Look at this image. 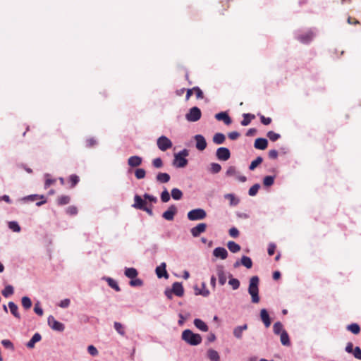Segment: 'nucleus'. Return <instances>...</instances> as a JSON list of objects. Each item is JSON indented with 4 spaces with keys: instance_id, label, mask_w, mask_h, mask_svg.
<instances>
[{
    "instance_id": "obj_41",
    "label": "nucleus",
    "mask_w": 361,
    "mask_h": 361,
    "mask_svg": "<svg viewBox=\"0 0 361 361\" xmlns=\"http://www.w3.org/2000/svg\"><path fill=\"white\" fill-rule=\"evenodd\" d=\"M22 306L25 309L28 310L32 307V301L30 298L24 296L21 300Z\"/></svg>"
},
{
    "instance_id": "obj_62",
    "label": "nucleus",
    "mask_w": 361,
    "mask_h": 361,
    "mask_svg": "<svg viewBox=\"0 0 361 361\" xmlns=\"http://www.w3.org/2000/svg\"><path fill=\"white\" fill-rule=\"evenodd\" d=\"M87 351L92 356H96L98 355L97 349L92 345L88 346Z\"/></svg>"
},
{
    "instance_id": "obj_53",
    "label": "nucleus",
    "mask_w": 361,
    "mask_h": 361,
    "mask_svg": "<svg viewBox=\"0 0 361 361\" xmlns=\"http://www.w3.org/2000/svg\"><path fill=\"white\" fill-rule=\"evenodd\" d=\"M260 188V185L259 184H255L253 185L249 190V195L250 196H255L258 192V190Z\"/></svg>"
},
{
    "instance_id": "obj_11",
    "label": "nucleus",
    "mask_w": 361,
    "mask_h": 361,
    "mask_svg": "<svg viewBox=\"0 0 361 361\" xmlns=\"http://www.w3.org/2000/svg\"><path fill=\"white\" fill-rule=\"evenodd\" d=\"M177 212V209L175 205H171L168 209L164 212L162 214L164 219L168 221H172L174 219V216Z\"/></svg>"
},
{
    "instance_id": "obj_10",
    "label": "nucleus",
    "mask_w": 361,
    "mask_h": 361,
    "mask_svg": "<svg viewBox=\"0 0 361 361\" xmlns=\"http://www.w3.org/2000/svg\"><path fill=\"white\" fill-rule=\"evenodd\" d=\"M207 224L204 223L198 224L196 226L190 229V233L193 237H198L201 233L205 232Z\"/></svg>"
},
{
    "instance_id": "obj_61",
    "label": "nucleus",
    "mask_w": 361,
    "mask_h": 361,
    "mask_svg": "<svg viewBox=\"0 0 361 361\" xmlns=\"http://www.w3.org/2000/svg\"><path fill=\"white\" fill-rule=\"evenodd\" d=\"M131 286H141L142 285V281L140 279H133L130 281Z\"/></svg>"
},
{
    "instance_id": "obj_6",
    "label": "nucleus",
    "mask_w": 361,
    "mask_h": 361,
    "mask_svg": "<svg viewBox=\"0 0 361 361\" xmlns=\"http://www.w3.org/2000/svg\"><path fill=\"white\" fill-rule=\"evenodd\" d=\"M201 111L198 107L194 106L191 108L189 112L185 115V118L188 121L195 122L201 118Z\"/></svg>"
},
{
    "instance_id": "obj_60",
    "label": "nucleus",
    "mask_w": 361,
    "mask_h": 361,
    "mask_svg": "<svg viewBox=\"0 0 361 361\" xmlns=\"http://www.w3.org/2000/svg\"><path fill=\"white\" fill-rule=\"evenodd\" d=\"M354 357L358 360H361V349L360 347H355L352 353Z\"/></svg>"
},
{
    "instance_id": "obj_23",
    "label": "nucleus",
    "mask_w": 361,
    "mask_h": 361,
    "mask_svg": "<svg viewBox=\"0 0 361 361\" xmlns=\"http://www.w3.org/2000/svg\"><path fill=\"white\" fill-rule=\"evenodd\" d=\"M247 329V325L244 324L243 326H238L235 327L233 330V335L237 338H241L243 336V331L246 330Z\"/></svg>"
},
{
    "instance_id": "obj_29",
    "label": "nucleus",
    "mask_w": 361,
    "mask_h": 361,
    "mask_svg": "<svg viewBox=\"0 0 361 361\" xmlns=\"http://www.w3.org/2000/svg\"><path fill=\"white\" fill-rule=\"evenodd\" d=\"M71 201V197L68 195H61L58 197L56 202L59 206L68 204Z\"/></svg>"
},
{
    "instance_id": "obj_55",
    "label": "nucleus",
    "mask_w": 361,
    "mask_h": 361,
    "mask_svg": "<svg viewBox=\"0 0 361 361\" xmlns=\"http://www.w3.org/2000/svg\"><path fill=\"white\" fill-rule=\"evenodd\" d=\"M66 213L69 215H76L78 214V208L75 206H69L66 209Z\"/></svg>"
},
{
    "instance_id": "obj_58",
    "label": "nucleus",
    "mask_w": 361,
    "mask_h": 361,
    "mask_svg": "<svg viewBox=\"0 0 361 361\" xmlns=\"http://www.w3.org/2000/svg\"><path fill=\"white\" fill-rule=\"evenodd\" d=\"M152 164L157 169H159L163 166V162L161 158L154 159L152 161Z\"/></svg>"
},
{
    "instance_id": "obj_18",
    "label": "nucleus",
    "mask_w": 361,
    "mask_h": 361,
    "mask_svg": "<svg viewBox=\"0 0 361 361\" xmlns=\"http://www.w3.org/2000/svg\"><path fill=\"white\" fill-rule=\"evenodd\" d=\"M268 141L265 138H257L254 143V147L257 149L264 150L267 149Z\"/></svg>"
},
{
    "instance_id": "obj_37",
    "label": "nucleus",
    "mask_w": 361,
    "mask_h": 361,
    "mask_svg": "<svg viewBox=\"0 0 361 361\" xmlns=\"http://www.w3.org/2000/svg\"><path fill=\"white\" fill-rule=\"evenodd\" d=\"M274 333L276 335L281 334L282 331H285L283 324L280 322H276L273 326Z\"/></svg>"
},
{
    "instance_id": "obj_46",
    "label": "nucleus",
    "mask_w": 361,
    "mask_h": 361,
    "mask_svg": "<svg viewBox=\"0 0 361 361\" xmlns=\"http://www.w3.org/2000/svg\"><path fill=\"white\" fill-rule=\"evenodd\" d=\"M347 329L354 334H358L360 331V326L357 324H351L348 326Z\"/></svg>"
},
{
    "instance_id": "obj_39",
    "label": "nucleus",
    "mask_w": 361,
    "mask_h": 361,
    "mask_svg": "<svg viewBox=\"0 0 361 361\" xmlns=\"http://www.w3.org/2000/svg\"><path fill=\"white\" fill-rule=\"evenodd\" d=\"M241 264L247 269H250L252 267V259L247 256H243L241 258Z\"/></svg>"
},
{
    "instance_id": "obj_54",
    "label": "nucleus",
    "mask_w": 361,
    "mask_h": 361,
    "mask_svg": "<svg viewBox=\"0 0 361 361\" xmlns=\"http://www.w3.org/2000/svg\"><path fill=\"white\" fill-rule=\"evenodd\" d=\"M161 200L163 202H167L170 200V195L167 190H164L161 194Z\"/></svg>"
},
{
    "instance_id": "obj_27",
    "label": "nucleus",
    "mask_w": 361,
    "mask_h": 361,
    "mask_svg": "<svg viewBox=\"0 0 361 361\" xmlns=\"http://www.w3.org/2000/svg\"><path fill=\"white\" fill-rule=\"evenodd\" d=\"M170 180L169 174L166 173H159L157 176V180L161 183L169 182Z\"/></svg>"
},
{
    "instance_id": "obj_31",
    "label": "nucleus",
    "mask_w": 361,
    "mask_h": 361,
    "mask_svg": "<svg viewBox=\"0 0 361 361\" xmlns=\"http://www.w3.org/2000/svg\"><path fill=\"white\" fill-rule=\"evenodd\" d=\"M26 199L30 200V201H35L37 199H42L43 200L41 201V202H37L36 204L37 206H41L42 204H44L47 202V200H45L44 198V195H29L26 197Z\"/></svg>"
},
{
    "instance_id": "obj_63",
    "label": "nucleus",
    "mask_w": 361,
    "mask_h": 361,
    "mask_svg": "<svg viewBox=\"0 0 361 361\" xmlns=\"http://www.w3.org/2000/svg\"><path fill=\"white\" fill-rule=\"evenodd\" d=\"M276 247V246L274 243L269 244L267 252L269 256H271L274 254Z\"/></svg>"
},
{
    "instance_id": "obj_44",
    "label": "nucleus",
    "mask_w": 361,
    "mask_h": 361,
    "mask_svg": "<svg viewBox=\"0 0 361 361\" xmlns=\"http://www.w3.org/2000/svg\"><path fill=\"white\" fill-rule=\"evenodd\" d=\"M106 281L108 283V285L112 288L113 289H114L116 291H120L121 290V288L120 287L118 286L117 282L114 280L113 279L111 278H108L106 279Z\"/></svg>"
},
{
    "instance_id": "obj_35",
    "label": "nucleus",
    "mask_w": 361,
    "mask_h": 361,
    "mask_svg": "<svg viewBox=\"0 0 361 361\" xmlns=\"http://www.w3.org/2000/svg\"><path fill=\"white\" fill-rule=\"evenodd\" d=\"M280 340H281L282 345H283L288 346L290 344L289 336L286 331H282V333L281 334Z\"/></svg>"
},
{
    "instance_id": "obj_4",
    "label": "nucleus",
    "mask_w": 361,
    "mask_h": 361,
    "mask_svg": "<svg viewBox=\"0 0 361 361\" xmlns=\"http://www.w3.org/2000/svg\"><path fill=\"white\" fill-rule=\"evenodd\" d=\"M187 216L190 221H198L204 219L207 216V213L203 209L198 208L190 211Z\"/></svg>"
},
{
    "instance_id": "obj_36",
    "label": "nucleus",
    "mask_w": 361,
    "mask_h": 361,
    "mask_svg": "<svg viewBox=\"0 0 361 361\" xmlns=\"http://www.w3.org/2000/svg\"><path fill=\"white\" fill-rule=\"evenodd\" d=\"M115 330L121 336H125L126 331H125V327L124 326L118 322H115L114 324Z\"/></svg>"
},
{
    "instance_id": "obj_24",
    "label": "nucleus",
    "mask_w": 361,
    "mask_h": 361,
    "mask_svg": "<svg viewBox=\"0 0 361 361\" xmlns=\"http://www.w3.org/2000/svg\"><path fill=\"white\" fill-rule=\"evenodd\" d=\"M42 338L41 335L39 333H36L33 335L32 338L27 343V347L28 348H32L35 346V343L39 341Z\"/></svg>"
},
{
    "instance_id": "obj_40",
    "label": "nucleus",
    "mask_w": 361,
    "mask_h": 361,
    "mask_svg": "<svg viewBox=\"0 0 361 361\" xmlns=\"http://www.w3.org/2000/svg\"><path fill=\"white\" fill-rule=\"evenodd\" d=\"M171 196L173 199L176 200H179L183 197V192H181L180 190L178 188H173L171 190Z\"/></svg>"
},
{
    "instance_id": "obj_22",
    "label": "nucleus",
    "mask_w": 361,
    "mask_h": 361,
    "mask_svg": "<svg viewBox=\"0 0 361 361\" xmlns=\"http://www.w3.org/2000/svg\"><path fill=\"white\" fill-rule=\"evenodd\" d=\"M8 307L10 309L11 313L17 319H20V314L18 312V307L13 302H9Z\"/></svg>"
},
{
    "instance_id": "obj_33",
    "label": "nucleus",
    "mask_w": 361,
    "mask_h": 361,
    "mask_svg": "<svg viewBox=\"0 0 361 361\" xmlns=\"http://www.w3.org/2000/svg\"><path fill=\"white\" fill-rule=\"evenodd\" d=\"M137 271L135 268H127L125 270V275L129 279H133L137 277Z\"/></svg>"
},
{
    "instance_id": "obj_59",
    "label": "nucleus",
    "mask_w": 361,
    "mask_h": 361,
    "mask_svg": "<svg viewBox=\"0 0 361 361\" xmlns=\"http://www.w3.org/2000/svg\"><path fill=\"white\" fill-rule=\"evenodd\" d=\"M237 175L236 169L235 166H229L226 171V176H233Z\"/></svg>"
},
{
    "instance_id": "obj_49",
    "label": "nucleus",
    "mask_w": 361,
    "mask_h": 361,
    "mask_svg": "<svg viewBox=\"0 0 361 361\" xmlns=\"http://www.w3.org/2000/svg\"><path fill=\"white\" fill-rule=\"evenodd\" d=\"M267 135L269 137V139L272 142L276 141L281 137V135L279 133H276L274 131H269Z\"/></svg>"
},
{
    "instance_id": "obj_32",
    "label": "nucleus",
    "mask_w": 361,
    "mask_h": 361,
    "mask_svg": "<svg viewBox=\"0 0 361 361\" xmlns=\"http://www.w3.org/2000/svg\"><path fill=\"white\" fill-rule=\"evenodd\" d=\"M225 135L223 133H217L213 137V142L216 145H221L225 141Z\"/></svg>"
},
{
    "instance_id": "obj_26",
    "label": "nucleus",
    "mask_w": 361,
    "mask_h": 361,
    "mask_svg": "<svg viewBox=\"0 0 361 361\" xmlns=\"http://www.w3.org/2000/svg\"><path fill=\"white\" fill-rule=\"evenodd\" d=\"M243 119L242 120L240 123L243 126L249 125L251 121L255 118V116L251 114H243Z\"/></svg>"
},
{
    "instance_id": "obj_57",
    "label": "nucleus",
    "mask_w": 361,
    "mask_h": 361,
    "mask_svg": "<svg viewBox=\"0 0 361 361\" xmlns=\"http://www.w3.org/2000/svg\"><path fill=\"white\" fill-rule=\"evenodd\" d=\"M144 198L145 199L146 202L149 201V202L156 203L157 202V198L153 195H149L147 193H145L143 195Z\"/></svg>"
},
{
    "instance_id": "obj_48",
    "label": "nucleus",
    "mask_w": 361,
    "mask_h": 361,
    "mask_svg": "<svg viewBox=\"0 0 361 361\" xmlns=\"http://www.w3.org/2000/svg\"><path fill=\"white\" fill-rule=\"evenodd\" d=\"M221 169V166L220 164L217 163H212L210 164V172L212 173H219Z\"/></svg>"
},
{
    "instance_id": "obj_19",
    "label": "nucleus",
    "mask_w": 361,
    "mask_h": 361,
    "mask_svg": "<svg viewBox=\"0 0 361 361\" xmlns=\"http://www.w3.org/2000/svg\"><path fill=\"white\" fill-rule=\"evenodd\" d=\"M172 291L173 293H174L178 297H181L183 295L184 293V289L180 283L175 282L172 285Z\"/></svg>"
},
{
    "instance_id": "obj_64",
    "label": "nucleus",
    "mask_w": 361,
    "mask_h": 361,
    "mask_svg": "<svg viewBox=\"0 0 361 361\" xmlns=\"http://www.w3.org/2000/svg\"><path fill=\"white\" fill-rule=\"evenodd\" d=\"M229 235L232 238H237L239 235V231L236 228L233 227L229 229Z\"/></svg>"
},
{
    "instance_id": "obj_17",
    "label": "nucleus",
    "mask_w": 361,
    "mask_h": 361,
    "mask_svg": "<svg viewBox=\"0 0 361 361\" xmlns=\"http://www.w3.org/2000/svg\"><path fill=\"white\" fill-rule=\"evenodd\" d=\"M213 255L216 257L221 258V259H225L228 256V252L224 247H218L214 250Z\"/></svg>"
},
{
    "instance_id": "obj_13",
    "label": "nucleus",
    "mask_w": 361,
    "mask_h": 361,
    "mask_svg": "<svg viewBox=\"0 0 361 361\" xmlns=\"http://www.w3.org/2000/svg\"><path fill=\"white\" fill-rule=\"evenodd\" d=\"M166 263L162 262L159 266H158L156 268L155 271H156V274L158 278H159V279H161L162 277H164L165 279L169 278V276L166 271Z\"/></svg>"
},
{
    "instance_id": "obj_14",
    "label": "nucleus",
    "mask_w": 361,
    "mask_h": 361,
    "mask_svg": "<svg viewBox=\"0 0 361 361\" xmlns=\"http://www.w3.org/2000/svg\"><path fill=\"white\" fill-rule=\"evenodd\" d=\"M196 141V148L200 151L204 150L207 147V142L205 138L201 135H196L195 136Z\"/></svg>"
},
{
    "instance_id": "obj_7",
    "label": "nucleus",
    "mask_w": 361,
    "mask_h": 361,
    "mask_svg": "<svg viewBox=\"0 0 361 361\" xmlns=\"http://www.w3.org/2000/svg\"><path fill=\"white\" fill-rule=\"evenodd\" d=\"M315 36V33L310 30L297 36V39L302 44H309L312 41Z\"/></svg>"
},
{
    "instance_id": "obj_47",
    "label": "nucleus",
    "mask_w": 361,
    "mask_h": 361,
    "mask_svg": "<svg viewBox=\"0 0 361 361\" xmlns=\"http://www.w3.org/2000/svg\"><path fill=\"white\" fill-rule=\"evenodd\" d=\"M202 290H200L196 292V295H201L204 297H207L209 295V290L206 288V284L205 283H202Z\"/></svg>"
},
{
    "instance_id": "obj_21",
    "label": "nucleus",
    "mask_w": 361,
    "mask_h": 361,
    "mask_svg": "<svg viewBox=\"0 0 361 361\" xmlns=\"http://www.w3.org/2000/svg\"><path fill=\"white\" fill-rule=\"evenodd\" d=\"M142 159L139 156H132L128 159V164L131 167H137L141 165Z\"/></svg>"
},
{
    "instance_id": "obj_43",
    "label": "nucleus",
    "mask_w": 361,
    "mask_h": 361,
    "mask_svg": "<svg viewBox=\"0 0 361 361\" xmlns=\"http://www.w3.org/2000/svg\"><path fill=\"white\" fill-rule=\"evenodd\" d=\"M230 279L228 281V284L232 286V288L233 290H236L240 286V281L237 279L232 278V275H230L229 276Z\"/></svg>"
},
{
    "instance_id": "obj_45",
    "label": "nucleus",
    "mask_w": 361,
    "mask_h": 361,
    "mask_svg": "<svg viewBox=\"0 0 361 361\" xmlns=\"http://www.w3.org/2000/svg\"><path fill=\"white\" fill-rule=\"evenodd\" d=\"M263 161V159L261 157H257L255 160H253L250 166L249 169L251 171H253L257 166H258Z\"/></svg>"
},
{
    "instance_id": "obj_25",
    "label": "nucleus",
    "mask_w": 361,
    "mask_h": 361,
    "mask_svg": "<svg viewBox=\"0 0 361 361\" xmlns=\"http://www.w3.org/2000/svg\"><path fill=\"white\" fill-rule=\"evenodd\" d=\"M194 324L195 326L199 329L200 330L202 331H208V326L207 325L205 324V322H204L202 320H201L200 319H195L194 320Z\"/></svg>"
},
{
    "instance_id": "obj_20",
    "label": "nucleus",
    "mask_w": 361,
    "mask_h": 361,
    "mask_svg": "<svg viewBox=\"0 0 361 361\" xmlns=\"http://www.w3.org/2000/svg\"><path fill=\"white\" fill-rule=\"evenodd\" d=\"M216 119L223 121L226 125H230L232 122L231 118L226 112H220L215 115Z\"/></svg>"
},
{
    "instance_id": "obj_34",
    "label": "nucleus",
    "mask_w": 361,
    "mask_h": 361,
    "mask_svg": "<svg viewBox=\"0 0 361 361\" xmlns=\"http://www.w3.org/2000/svg\"><path fill=\"white\" fill-rule=\"evenodd\" d=\"M227 246L228 250L233 253H236L240 250V246L234 241H229Z\"/></svg>"
},
{
    "instance_id": "obj_8",
    "label": "nucleus",
    "mask_w": 361,
    "mask_h": 361,
    "mask_svg": "<svg viewBox=\"0 0 361 361\" xmlns=\"http://www.w3.org/2000/svg\"><path fill=\"white\" fill-rule=\"evenodd\" d=\"M47 322H48V325L53 330L58 331H63L65 329L64 324L56 321L52 315H50L48 317Z\"/></svg>"
},
{
    "instance_id": "obj_16",
    "label": "nucleus",
    "mask_w": 361,
    "mask_h": 361,
    "mask_svg": "<svg viewBox=\"0 0 361 361\" xmlns=\"http://www.w3.org/2000/svg\"><path fill=\"white\" fill-rule=\"evenodd\" d=\"M216 274L219 278V283L221 286H224L226 282V276L224 272V267L219 266L216 268Z\"/></svg>"
},
{
    "instance_id": "obj_56",
    "label": "nucleus",
    "mask_w": 361,
    "mask_h": 361,
    "mask_svg": "<svg viewBox=\"0 0 361 361\" xmlns=\"http://www.w3.org/2000/svg\"><path fill=\"white\" fill-rule=\"evenodd\" d=\"M34 312L38 314L39 316H42L43 315V310L42 308L40 307V305H39V302H37L35 305V307H34Z\"/></svg>"
},
{
    "instance_id": "obj_50",
    "label": "nucleus",
    "mask_w": 361,
    "mask_h": 361,
    "mask_svg": "<svg viewBox=\"0 0 361 361\" xmlns=\"http://www.w3.org/2000/svg\"><path fill=\"white\" fill-rule=\"evenodd\" d=\"M8 228L14 232L20 231V227L16 221H10L8 223Z\"/></svg>"
},
{
    "instance_id": "obj_12",
    "label": "nucleus",
    "mask_w": 361,
    "mask_h": 361,
    "mask_svg": "<svg viewBox=\"0 0 361 361\" xmlns=\"http://www.w3.org/2000/svg\"><path fill=\"white\" fill-rule=\"evenodd\" d=\"M147 205V202H146L145 199L144 200L138 195H135L134 197V204L133 207L137 209L142 210L144 207Z\"/></svg>"
},
{
    "instance_id": "obj_15",
    "label": "nucleus",
    "mask_w": 361,
    "mask_h": 361,
    "mask_svg": "<svg viewBox=\"0 0 361 361\" xmlns=\"http://www.w3.org/2000/svg\"><path fill=\"white\" fill-rule=\"evenodd\" d=\"M260 318L264 326L268 328L271 324V320L269 315V313L266 309H262L260 310Z\"/></svg>"
},
{
    "instance_id": "obj_51",
    "label": "nucleus",
    "mask_w": 361,
    "mask_h": 361,
    "mask_svg": "<svg viewBox=\"0 0 361 361\" xmlns=\"http://www.w3.org/2000/svg\"><path fill=\"white\" fill-rule=\"evenodd\" d=\"M146 172L143 169H137L135 171V176L137 179H142L145 177Z\"/></svg>"
},
{
    "instance_id": "obj_42",
    "label": "nucleus",
    "mask_w": 361,
    "mask_h": 361,
    "mask_svg": "<svg viewBox=\"0 0 361 361\" xmlns=\"http://www.w3.org/2000/svg\"><path fill=\"white\" fill-rule=\"evenodd\" d=\"M80 178L79 177L75 174H72L68 178V181L71 183L70 188H74L79 182Z\"/></svg>"
},
{
    "instance_id": "obj_30",
    "label": "nucleus",
    "mask_w": 361,
    "mask_h": 361,
    "mask_svg": "<svg viewBox=\"0 0 361 361\" xmlns=\"http://www.w3.org/2000/svg\"><path fill=\"white\" fill-rule=\"evenodd\" d=\"M224 198L229 201L231 206H235L239 203V200L233 194H226Z\"/></svg>"
},
{
    "instance_id": "obj_38",
    "label": "nucleus",
    "mask_w": 361,
    "mask_h": 361,
    "mask_svg": "<svg viewBox=\"0 0 361 361\" xmlns=\"http://www.w3.org/2000/svg\"><path fill=\"white\" fill-rule=\"evenodd\" d=\"M13 287L11 285L6 286L4 289L2 290V295L5 298H8L13 294Z\"/></svg>"
},
{
    "instance_id": "obj_52",
    "label": "nucleus",
    "mask_w": 361,
    "mask_h": 361,
    "mask_svg": "<svg viewBox=\"0 0 361 361\" xmlns=\"http://www.w3.org/2000/svg\"><path fill=\"white\" fill-rule=\"evenodd\" d=\"M274 178L273 176H268L264 177L263 183L265 186L269 187L274 184Z\"/></svg>"
},
{
    "instance_id": "obj_9",
    "label": "nucleus",
    "mask_w": 361,
    "mask_h": 361,
    "mask_svg": "<svg viewBox=\"0 0 361 361\" xmlns=\"http://www.w3.org/2000/svg\"><path fill=\"white\" fill-rule=\"evenodd\" d=\"M216 157L221 161H227L231 157L230 151L226 147H219L216 150Z\"/></svg>"
},
{
    "instance_id": "obj_5",
    "label": "nucleus",
    "mask_w": 361,
    "mask_h": 361,
    "mask_svg": "<svg viewBox=\"0 0 361 361\" xmlns=\"http://www.w3.org/2000/svg\"><path fill=\"white\" fill-rule=\"evenodd\" d=\"M157 145L158 148L164 152L171 148L173 145L171 140L164 135H161L157 139Z\"/></svg>"
},
{
    "instance_id": "obj_1",
    "label": "nucleus",
    "mask_w": 361,
    "mask_h": 361,
    "mask_svg": "<svg viewBox=\"0 0 361 361\" xmlns=\"http://www.w3.org/2000/svg\"><path fill=\"white\" fill-rule=\"evenodd\" d=\"M259 279L258 276H252L250 279V284L248 288V292L252 297V302L253 303H258L259 302Z\"/></svg>"
},
{
    "instance_id": "obj_28",
    "label": "nucleus",
    "mask_w": 361,
    "mask_h": 361,
    "mask_svg": "<svg viewBox=\"0 0 361 361\" xmlns=\"http://www.w3.org/2000/svg\"><path fill=\"white\" fill-rule=\"evenodd\" d=\"M207 356L212 361H220V357L217 351L209 349L207 351Z\"/></svg>"
},
{
    "instance_id": "obj_2",
    "label": "nucleus",
    "mask_w": 361,
    "mask_h": 361,
    "mask_svg": "<svg viewBox=\"0 0 361 361\" xmlns=\"http://www.w3.org/2000/svg\"><path fill=\"white\" fill-rule=\"evenodd\" d=\"M182 339L192 345H197L202 342L201 336L197 334H194L189 329L183 331Z\"/></svg>"
},
{
    "instance_id": "obj_3",
    "label": "nucleus",
    "mask_w": 361,
    "mask_h": 361,
    "mask_svg": "<svg viewBox=\"0 0 361 361\" xmlns=\"http://www.w3.org/2000/svg\"><path fill=\"white\" fill-rule=\"evenodd\" d=\"M188 150L185 149L180 151L178 154H175L173 165L178 168H183L186 166L188 164V160L185 157L188 156Z\"/></svg>"
}]
</instances>
